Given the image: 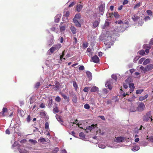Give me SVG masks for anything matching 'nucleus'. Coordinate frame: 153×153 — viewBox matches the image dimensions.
Returning <instances> with one entry per match:
<instances>
[{"mask_svg":"<svg viewBox=\"0 0 153 153\" xmlns=\"http://www.w3.org/2000/svg\"><path fill=\"white\" fill-rule=\"evenodd\" d=\"M52 103V99L49 100H48V102H47V104L48 106L49 107H50L51 106V105Z\"/></svg>","mask_w":153,"mask_h":153,"instance_id":"30","label":"nucleus"},{"mask_svg":"<svg viewBox=\"0 0 153 153\" xmlns=\"http://www.w3.org/2000/svg\"><path fill=\"white\" fill-rule=\"evenodd\" d=\"M112 78L115 80V81H116L117 79V77L116 75L115 74H113L111 76Z\"/></svg>","mask_w":153,"mask_h":153,"instance_id":"54","label":"nucleus"},{"mask_svg":"<svg viewBox=\"0 0 153 153\" xmlns=\"http://www.w3.org/2000/svg\"><path fill=\"white\" fill-rule=\"evenodd\" d=\"M143 91V89H138L136 91V94H141Z\"/></svg>","mask_w":153,"mask_h":153,"instance_id":"39","label":"nucleus"},{"mask_svg":"<svg viewBox=\"0 0 153 153\" xmlns=\"http://www.w3.org/2000/svg\"><path fill=\"white\" fill-rule=\"evenodd\" d=\"M143 48L146 49V52L148 53L149 51V50L151 48V47L149 45L147 44L144 45H143Z\"/></svg>","mask_w":153,"mask_h":153,"instance_id":"14","label":"nucleus"},{"mask_svg":"<svg viewBox=\"0 0 153 153\" xmlns=\"http://www.w3.org/2000/svg\"><path fill=\"white\" fill-rule=\"evenodd\" d=\"M138 53L140 55H143L144 54H145V51L144 50H141Z\"/></svg>","mask_w":153,"mask_h":153,"instance_id":"43","label":"nucleus"},{"mask_svg":"<svg viewBox=\"0 0 153 153\" xmlns=\"http://www.w3.org/2000/svg\"><path fill=\"white\" fill-rule=\"evenodd\" d=\"M139 18V17L138 16H134L132 17V19L134 21H136L138 20Z\"/></svg>","mask_w":153,"mask_h":153,"instance_id":"42","label":"nucleus"},{"mask_svg":"<svg viewBox=\"0 0 153 153\" xmlns=\"http://www.w3.org/2000/svg\"><path fill=\"white\" fill-rule=\"evenodd\" d=\"M140 144L143 146H146L147 144V143L145 141L140 142Z\"/></svg>","mask_w":153,"mask_h":153,"instance_id":"46","label":"nucleus"},{"mask_svg":"<svg viewBox=\"0 0 153 153\" xmlns=\"http://www.w3.org/2000/svg\"><path fill=\"white\" fill-rule=\"evenodd\" d=\"M72 101L75 103H76L77 102V98L76 95H75L73 96L72 99Z\"/></svg>","mask_w":153,"mask_h":153,"instance_id":"38","label":"nucleus"},{"mask_svg":"<svg viewBox=\"0 0 153 153\" xmlns=\"http://www.w3.org/2000/svg\"><path fill=\"white\" fill-rule=\"evenodd\" d=\"M88 46V44L87 43H84L83 44V47L84 48H86Z\"/></svg>","mask_w":153,"mask_h":153,"instance_id":"60","label":"nucleus"},{"mask_svg":"<svg viewBox=\"0 0 153 153\" xmlns=\"http://www.w3.org/2000/svg\"><path fill=\"white\" fill-rule=\"evenodd\" d=\"M62 95L65 100H67L68 102L69 101V97H68L64 94H62Z\"/></svg>","mask_w":153,"mask_h":153,"instance_id":"35","label":"nucleus"},{"mask_svg":"<svg viewBox=\"0 0 153 153\" xmlns=\"http://www.w3.org/2000/svg\"><path fill=\"white\" fill-rule=\"evenodd\" d=\"M137 137H138V135H136L135 136V139L134 140V141L135 142H137V143L138 142V141L139 140V139Z\"/></svg>","mask_w":153,"mask_h":153,"instance_id":"50","label":"nucleus"},{"mask_svg":"<svg viewBox=\"0 0 153 153\" xmlns=\"http://www.w3.org/2000/svg\"><path fill=\"white\" fill-rule=\"evenodd\" d=\"M73 85L74 88L76 89L78 88V86L76 82H73Z\"/></svg>","mask_w":153,"mask_h":153,"instance_id":"56","label":"nucleus"},{"mask_svg":"<svg viewBox=\"0 0 153 153\" xmlns=\"http://www.w3.org/2000/svg\"><path fill=\"white\" fill-rule=\"evenodd\" d=\"M25 112L21 109H19L18 111V114L20 116L23 117L25 115Z\"/></svg>","mask_w":153,"mask_h":153,"instance_id":"19","label":"nucleus"},{"mask_svg":"<svg viewBox=\"0 0 153 153\" xmlns=\"http://www.w3.org/2000/svg\"><path fill=\"white\" fill-rule=\"evenodd\" d=\"M104 44L105 45L106 47L108 48H110L111 47L110 45H112V43H111V42H107V41L106 40L105 41Z\"/></svg>","mask_w":153,"mask_h":153,"instance_id":"18","label":"nucleus"},{"mask_svg":"<svg viewBox=\"0 0 153 153\" xmlns=\"http://www.w3.org/2000/svg\"><path fill=\"white\" fill-rule=\"evenodd\" d=\"M150 117V114L149 113L147 114L143 117V120L148 121L150 119L151 121L152 122L153 121V120L152 118H151Z\"/></svg>","mask_w":153,"mask_h":153,"instance_id":"8","label":"nucleus"},{"mask_svg":"<svg viewBox=\"0 0 153 153\" xmlns=\"http://www.w3.org/2000/svg\"><path fill=\"white\" fill-rule=\"evenodd\" d=\"M83 7L82 4H78L76 6L75 10L78 12H80Z\"/></svg>","mask_w":153,"mask_h":153,"instance_id":"7","label":"nucleus"},{"mask_svg":"<svg viewBox=\"0 0 153 153\" xmlns=\"http://www.w3.org/2000/svg\"><path fill=\"white\" fill-rule=\"evenodd\" d=\"M38 141L42 143H44L46 142L45 139L42 137L40 138L39 140Z\"/></svg>","mask_w":153,"mask_h":153,"instance_id":"37","label":"nucleus"},{"mask_svg":"<svg viewBox=\"0 0 153 153\" xmlns=\"http://www.w3.org/2000/svg\"><path fill=\"white\" fill-rule=\"evenodd\" d=\"M27 122H29L31 120V117L30 115H29L27 118Z\"/></svg>","mask_w":153,"mask_h":153,"instance_id":"63","label":"nucleus"},{"mask_svg":"<svg viewBox=\"0 0 153 153\" xmlns=\"http://www.w3.org/2000/svg\"><path fill=\"white\" fill-rule=\"evenodd\" d=\"M79 136L80 137V138L82 140L85 138V136L83 132H81L79 134Z\"/></svg>","mask_w":153,"mask_h":153,"instance_id":"33","label":"nucleus"},{"mask_svg":"<svg viewBox=\"0 0 153 153\" xmlns=\"http://www.w3.org/2000/svg\"><path fill=\"white\" fill-rule=\"evenodd\" d=\"M84 108L87 109H88L90 108L89 105L88 104H86L84 105Z\"/></svg>","mask_w":153,"mask_h":153,"instance_id":"55","label":"nucleus"},{"mask_svg":"<svg viewBox=\"0 0 153 153\" xmlns=\"http://www.w3.org/2000/svg\"><path fill=\"white\" fill-rule=\"evenodd\" d=\"M98 146L99 148L101 149H104L105 147V145L102 144H99L98 145Z\"/></svg>","mask_w":153,"mask_h":153,"instance_id":"44","label":"nucleus"},{"mask_svg":"<svg viewBox=\"0 0 153 153\" xmlns=\"http://www.w3.org/2000/svg\"><path fill=\"white\" fill-rule=\"evenodd\" d=\"M100 22V19L98 20H95L93 24V27L94 28H96L97 27L99 24Z\"/></svg>","mask_w":153,"mask_h":153,"instance_id":"17","label":"nucleus"},{"mask_svg":"<svg viewBox=\"0 0 153 153\" xmlns=\"http://www.w3.org/2000/svg\"><path fill=\"white\" fill-rule=\"evenodd\" d=\"M114 15V17L116 18H118L119 17V16H120V15L118 14V13L116 12H114V14H113L112 15Z\"/></svg>","mask_w":153,"mask_h":153,"instance_id":"36","label":"nucleus"},{"mask_svg":"<svg viewBox=\"0 0 153 153\" xmlns=\"http://www.w3.org/2000/svg\"><path fill=\"white\" fill-rule=\"evenodd\" d=\"M147 139L148 141L153 143V136H151L149 138H147Z\"/></svg>","mask_w":153,"mask_h":153,"instance_id":"53","label":"nucleus"},{"mask_svg":"<svg viewBox=\"0 0 153 153\" xmlns=\"http://www.w3.org/2000/svg\"><path fill=\"white\" fill-rule=\"evenodd\" d=\"M70 30L73 34H75L76 33V29L74 26H71Z\"/></svg>","mask_w":153,"mask_h":153,"instance_id":"21","label":"nucleus"},{"mask_svg":"<svg viewBox=\"0 0 153 153\" xmlns=\"http://www.w3.org/2000/svg\"><path fill=\"white\" fill-rule=\"evenodd\" d=\"M139 59V57L138 56H136V57H135L134 59L133 60L134 62V63L136 62Z\"/></svg>","mask_w":153,"mask_h":153,"instance_id":"58","label":"nucleus"},{"mask_svg":"<svg viewBox=\"0 0 153 153\" xmlns=\"http://www.w3.org/2000/svg\"><path fill=\"white\" fill-rule=\"evenodd\" d=\"M78 120H76L74 122H71L70 123V125L71 126H73V124H76L77 125V124L78 123H80L81 122H79V123H78Z\"/></svg>","mask_w":153,"mask_h":153,"instance_id":"29","label":"nucleus"},{"mask_svg":"<svg viewBox=\"0 0 153 153\" xmlns=\"http://www.w3.org/2000/svg\"><path fill=\"white\" fill-rule=\"evenodd\" d=\"M141 4V3L140 2L136 4L134 6V9H135L137 8H138L140 6Z\"/></svg>","mask_w":153,"mask_h":153,"instance_id":"41","label":"nucleus"},{"mask_svg":"<svg viewBox=\"0 0 153 153\" xmlns=\"http://www.w3.org/2000/svg\"><path fill=\"white\" fill-rule=\"evenodd\" d=\"M89 89V87H85L83 89V91H84L85 92H88Z\"/></svg>","mask_w":153,"mask_h":153,"instance_id":"47","label":"nucleus"},{"mask_svg":"<svg viewBox=\"0 0 153 153\" xmlns=\"http://www.w3.org/2000/svg\"><path fill=\"white\" fill-rule=\"evenodd\" d=\"M84 69V67L83 65H81V66H80V67L79 68V71L83 70Z\"/></svg>","mask_w":153,"mask_h":153,"instance_id":"64","label":"nucleus"},{"mask_svg":"<svg viewBox=\"0 0 153 153\" xmlns=\"http://www.w3.org/2000/svg\"><path fill=\"white\" fill-rule=\"evenodd\" d=\"M63 24V23L61 22L60 24V29L61 32L64 31L65 29V26L62 25Z\"/></svg>","mask_w":153,"mask_h":153,"instance_id":"20","label":"nucleus"},{"mask_svg":"<svg viewBox=\"0 0 153 153\" xmlns=\"http://www.w3.org/2000/svg\"><path fill=\"white\" fill-rule=\"evenodd\" d=\"M49 124L48 122H46L45 123V127L46 129H47L49 128Z\"/></svg>","mask_w":153,"mask_h":153,"instance_id":"57","label":"nucleus"},{"mask_svg":"<svg viewBox=\"0 0 153 153\" xmlns=\"http://www.w3.org/2000/svg\"><path fill=\"white\" fill-rule=\"evenodd\" d=\"M124 138L123 137H117L115 140V141L117 143L122 142L124 140Z\"/></svg>","mask_w":153,"mask_h":153,"instance_id":"11","label":"nucleus"},{"mask_svg":"<svg viewBox=\"0 0 153 153\" xmlns=\"http://www.w3.org/2000/svg\"><path fill=\"white\" fill-rule=\"evenodd\" d=\"M53 111L54 113H58L59 112V110H58V108L57 106H56L54 107V108L53 109Z\"/></svg>","mask_w":153,"mask_h":153,"instance_id":"34","label":"nucleus"},{"mask_svg":"<svg viewBox=\"0 0 153 153\" xmlns=\"http://www.w3.org/2000/svg\"><path fill=\"white\" fill-rule=\"evenodd\" d=\"M40 83L39 82H37L35 85V87L36 88H39V86L40 85Z\"/></svg>","mask_w":153,"mask_h":153,"instance_id":"61","label":"nucleus"},{"mask_svg":"<svg viewBox=\"0 0 153 153\" xmlns=\"http://www.w3.org/2000/svg\"><path fill=\"white\" fill-rule=\"evenodd\" d=\"M61 15L60 14H57L55 17V22H58L61 17Z\"/></svg>","mask_w":153,"mask_h":153,"instance_id":"16","label":"nucleus"},{"mask_svg":"<svg viewBox=\"0 0 153 153\" xmlns=\"http://www.w3.org/2000/svg\"><path fill=\"white\" fill-rule=\"evenodd\" d=\"M48 86L50 87L51 86V88L54 91H56L59 89V86L58 85H51V84H50L48 85Z\"/></svg>","mask_w":153,"mask_h":153,"instance_id":"13","label":"nucleus"},{"mask_svg":"<svg viewBox=\"0 0 153 153\" xmlns=\"http://www.w3.org/2000/svg\"><path fill=\"white\" fill-rule=\"evenodd\" d=\"M116 23H118L119 24L121 25L123 24L124 25V23L121 20H119L118 21H116L115 22Z\"/></svg>","mask_w":153,"mask_h":153,"instance_id":"49","label":"nucleus"},{"mask_svg":"<svg viewBox=\"0 0 153 153\" xmlns=\"http://www.w3.org/2000/svg\"><path fill=\"white\" fill-rule=\"evenodd\" d=\"M70 14V13L69 11H67L66 12L65 14L63 16V19L64 18H65V17L67 19L68 18Z\"/></svg>","mask_w":153,"mask_h":153,"instance_id":"32","label":"nucleus"},{"mask_svg":"<svg viewBox=\"0 0 153 153\" xmlns=\"http://www.w3.org/2000/svg\"><path fill=\"white\" fill-rule=\"evenodd\" d=\"M16 147L18 149L20 153H25L27 152L24 149V147L22 146H20L17 142H15L12 146V148Z\"/></svg>","mask_w":153,"mask_h":153,"instance_id":"1","label":"nucleus"},{"mask_svg":"<svg viewBox=\"0 0 153 153\" xmlns=\"http://www.w3.org/2000/svg\"><path fill=\"white\" fill-rule=\"evenodd\" d=\"M81 18V15L79 13H76L74 16L73 19V21L75 25L78 27H81V25L79 22L78 20Z\"/></svg>","mask_w":153,"mask_h":153,"instance_id":"2","label":"nucleus"},{"mask_svg":"<svg viewBox=\"0 0 153 153\" xmlns=\"http://www.w3.org/2000/svg\"><path fill=\"white\" fill-rule=\"evenodd\" d=\"M98 90V88L96 86L92 87L91 89V92H95L97 91Z\"/></svg>","mask_w":153,"mask_h":153,"instance_id":"24","label":"nucleus"},{"mask_svg":"<svg viewBox=\"0 0 153 153\" xmlns=\"http://www.w3.org/2000/svg\"><path fill=\"white\" fill-rule=\"evenodd\" d=\"M86 73L87 76L90 79H91L92 78V75L91 73L89 71H86Z\"/></svg>","mask_w":153,"mask_h":153,"instance_id":"27","label":"nucleus"},{"mask_svg":"<svg viewBox=\"0 0 153 153\" xmlns=\"http://www.w3.org/2000/svg\"><path fill=\"white\" fill-rule=\"evenodd\" d=\"M145 107L144 104L143 103H140L138 105L137 109L138 111H141L144 110Z\"/></svg>","mask_w":153,"mask_h":153,"instance_id":"9","label":"nucleus"},{"mask_svg":"<svg viewBox=\"0 0 153 153\" xmlns=\"http://www.w3.org/2000/svg\"><path fill=\"white\" fill-rule=\"evenodd\" d=\"M91 59L93 62L95 63H98L100 60L99 59L97 56L92 57Z\"/></svg>","mask_w":153,"mask_h":153,"instance_id":"12","label":"nucleus"},{"mask_svg":"<svg viewBox=\"0 0 153 153\" xmlns=\"http://www.w3.org/2000/svg\"><path fill=\"white\" fill-rule=\"evenodd\" d=\"M97 126V125H94L93 124L91 125V126H88L86 127V129L84 128V129L85 131H86L87 130H89L90 131L92 129L95 128Z\"/></svg>","mask_w":153,"mask_h":153,"instance_id":"10","label":"nucleus"},{"mask_svg":"<svg viewBox=\"0 0 153 153\" xmlns=\"http://www.w3.org/2000/svg\"><path fill=\"white\" fill-rule=\"evenodd\" d=\"M145 58H141L138 61V64H141L142 62L144 61Z\"/></svg>","mask_w":153,"mask_h":153,"instance_id":"45","label":"nucleus"},{"mask_svg":"<svg viewBox=\"0 0 153 153\" xmlns=\"http://www.w3.org/2000/svg\"><path fill=\"white\" fill-rule=\"evenodd\" d=\"M129 88H134V86L133 83H132L129 84Z\"/></svg>","mask_w":153,"mask_h":153,"instance_id":"59","label":"nucleus"},{"mask_svg":"<svg viewBox=\"0 0 153 153\" xmlns=\"http://www.w3.org/2000/svg\"><path fill=\"white\" fill-rule=\"evenodd\" d=\"M29 142L31 143L33 145H34L37 143V142L35 140L33 139H30L29 140Z\"/></svg>","mask_w":153,"mask_h":153,"instance_id":"31","label":"nucleus"},{"mask_svg":"<svg viewBox=\"0 0 153 153\" xmlns=\"http://www.w3.org/2000/svg\"><path fill=\"white\" fill-rule=\"evenodd\" d=\"M140 68L141 70H142L144 72V73H145L146 72V67L145 68H144V67L142 66H140Z\"/></svg>","mask_w":153,"mask_h":153,"instance_id":"48","label":"nucleus"},{"mask_svg":"<svg viewBox=\"0 0 153 153\" xmlns=\"http://www.w3.org/2000/svg\"><path fill=\"white\" fill-rule=\"evenodd\" d=\"M135 97L134 95H133V97H132V99H128V101H132L133 100H134L135 98Z\"/></svg>","mask_w":153,"mask_h":153,"instance_id":"62","label":"nucleus"},{"mask_svg":"<svg viewBox=\"0 0 153 153\" xmlns=\"http://www.w3.org/2000/svg\"><path fill=\"white\" fill-rule=\"evenodd\" d=\"M51 29V30L54 31L56 33H59V30L58 28L57 25L55 24L53 25Z\"/></svg>","mask_w":153,"mask_h":153,"instance_id":"5","label":"nucleus"},{"mask_svg":"<svg viewBox=\"0 0 153 153\" xmlns=\"http://www.w3.org/2000/svg\"><path fill=\"white\" fill-rule=\"evenodd\" d=\"M140 149V147L138 146H136L133 147L132 150L133 151H136L139 150Z\"/></svg>","mask_w":153,"mask_h":153,"instance_id":"28","label":"nucleus"},{"mask_svg":"<svg viewBox=\"0 0 153 153\" xmlns=\"http://www.w3.org/2000/svg\"><path fill=\"white\" fill-rule=\"evenodd\" d=\"M146 72L152 70L153 68V65L150 64L146 65Z\"/></svg>","mask_w":153,"mask_h":153,"instance_id":"15","label":"nucleus"},{"mask_svg":"<svg viewBox=\"0 0 153 153\" xmlns=\"http://www.w3.org/2000/svg\"><path fill=\"white\" fill-rule=\"evenodd\" d=\"M151 19L150 17L149 16H146L144 18V19L145 21H146L148 20H149Z\"/></svg>","mask_w":153,"mask_h":153,"instance_id":"51","label":"nucleus"},{"mask_svg":"<svg viewBox=\"0 0 153 153\" xmlns=\"http://www.w3.org/2000/svg\"><path fill=\"white\" fill-rule=\"evenodd\" d=\"M148 96V94L146 95L144 97L141 96L140 97L139 99V100L140 101H143L146 99Z\"/></svg>","mask_w":153,"mask_h":153,"instance_id":"23","label":"nucleus"},{"mask_svg":"<svg viewBox=\"0 0 153 153\" xmlns=\"http://www.w3.org/2000/svg\"><path fill=\"white\" fill-rule=\"evenodd\" d=\"M61 47V45L60 44L53 45L49 51H50L51 53L57 50Z\"/></svg>","mask_w":153,"mask_h":153,"instance_id":"3","label":"nucleus"},{"mask_svg":"<svg viewBox=\"0 0 153 153\" xmlns=\"http://www.w3.org/2000/svg\"><path fill=\"white\" fill-rule=\"evenodd\" d=\"M55 100L57 102H59L61 101V98L59 96H57L55 98Z\"/></svg>","mask_w":153,"mask_h":153,"instance_id":"52","label":"nucleus"},{"mask_svg":"<svg viewBox=\"0 0 153 153\" xmlns=\"http://www.w3.org/2000/svg\"><path fill=\"white\" fill-rule=\"evenodd\" d=\"M56 117L57 120L60 123L63 122L61 116L56 114Z\"/></svg>","mask_w":153,"mask_h":153,"instance_id":"26","label":"nucleus"},{"mask_svg":"<svg viewBox=\"0 0 153 153\" xmlns=\"http://www.w3.org/2000/svg\"><path fill=\"white\" fill-rule=\"evenodd\" d=\"M7 111V109L6 108H3L2 109V112L0 113V114L3 116H4L5 115L4 114L5 112H6Z\"/></svg>","mask_w":153,"mask_h":153,"instance_id":"22","label":"nucleus"},{"mask_svg":"<svg viewBox=\"0 0 153 153\" xmlns=\"http://www.w3.org/2000/svg\"><path fill=\"white\" fill-rule=\"evenodd\" d=\"M147 14L150 16H152V13L150 10H148L146 11Z\"/></svg>","mask_w":153,"mask_h":153,"instance_id":"40","label":"nucleus"},{"mask_svg":"<svg viewBox=\"0 0 153 153\" xmlns=\"http://www.w3.org/2000/svg\"><path fill=\"white\" fill-rule=\"evenodd\" d=\"M105 9V4L102 3L99 7V10L100 12H101V15H103Z\"/></svg>","mask_w":153,"mask_h":153,"instance_id":"6","label":"nucleus"},{"mask_svg":"<svg viewBox=\"0 0 153 153\" xmlns=\"http://www.w3.org/2000/svg\"><path fill=\"white\" fill-rule=\"evenodd\" d=\"M151 61V59H147L145 60H144L143 62V65H146L148 64Z\"/></svg>","mask_w":153,"mask_h":153,"instance_id":"25","label":"nucleus"},{"mask_svg":"<svg viewBox=\"0 0 153 153\" xmlns=\"http://www.w3.org/2000/svg\"><path fill=\"white\" fill-rule=\"evenodd\" d=\"M113 80L111 79L108 80L105 85V86L106 87H108L109 90H111L112 88L111 84H112Z\"/></svg>","mask_w":153,"mask_h":153,"instance_id":"4","label":"nucleus"}]
</instances>
